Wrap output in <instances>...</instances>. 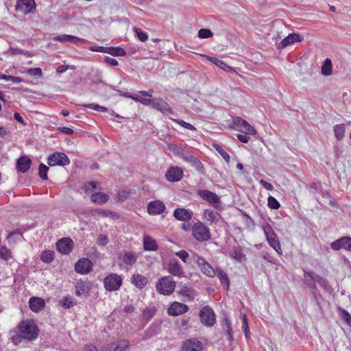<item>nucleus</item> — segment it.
<instances>
[{
    "label": "nucleus",
    "mask_w": 351,
    "mask_h": 351,
    "mask_svg": "<svg viewBox=\"0 0 351 351\" xmlns=\"http://www.w3.org/2000/svg\"><path fill=\"white\" fill-rule=\"evenodd\" d=\"M18 330L23 336V339L32 341L36 339L38 335V329L32 320L21 321L18 326Z\"/></svg>",
    "instance_id": "nucleus-1"
},
{
    "label": "nucleus",
    "mask_w": 351,
    "mask_h": 351,
    "mask_svg": "<svg viewBox=\"0 0 351 351\" xmlns=\"http://www.w3.org/2000/svg\"><path fill=\"white\" fill-rule=\"evenodd\" d=\"M262 230L264 232V234L266 237V240L269 245L279 254L282 255L283 251L281 247V245L280 241L278 239V237L277 234L271 226L265 223L262 225Z\"/></svg>",
    "instance_id": "nucleus-2"
},
{
    "label": "nucleus",
    "mask_w": 351,
    "mask_h": 351,
    "mask_svg": "<svg viewBox=\"0 0 351 351\" xmlns=\"http://www.w3.org/2000/svg\"><path fill=\"white\" fill-rule=\"evenodd\" d=\"M176 281L170 276L160 278L156 285V291L164 295H169L173 293L176 288Z\"/></svg>",
    "instance_id": "nucleus-3"
},
{
    "label": "nucleus",
    "mask_w": 351,
    "mask_h": 351,
    "mask_svg": "<svg viewBox=\"0 0 351 351\" xmlns=\"http://www.w3.org/2000/svg\"><path fill=\"white\" fill-rule=\"evenodd\" d=\"M191 232L194 238L198 241H206L211 237L209 228L201 221L193 224Z\"/></svg>",
    "instance_id": "nucleus-4"
},
{
    "label": "nucleus",
    "mask_w": 351,
    "mask_h": 351,
    "mask_svg": "<svg viewBox=\"0 0 351 351\" xmlns=\"http://www.w3.org/2000/svg\"><path fill=\"white\" fill-rule=\"evenodd\" d=\"M201 323L206 327H212L216 324V315L211 307L203 306L199 311Z\"/></svg>",
    "instance_id": "nucleus-5"
},
{
    "label": "nucleus",
    "mask_w": 351,
    "mask_h": 351,
    "mask_svg": "<svg viewBox=\"0 0 351 351\" xmlns=\"http://www.w3.org/2000/svg\"><path fill=\"white\" fill-rule=\"evenodd\" d=\"M123 278L117 274H110L104 280L105 289L109 291H114L119 289L122 285Z\"/></svg>",
    "instance_id": "nucleus-6"
},
{
    "label": "nucleus",
    "mask_w": 351,
    "mask_h": 351,
    "mask_svg": "<svg viewBox=\"0 0 351 351\" xmlns=\"http://www.w3.org/2000/svg\"><path fill=\"white\" fill-rule=\"evenodd\" d=\"M47 164L50 167L66 166L70 164L68 156L62 152H54L47 158Z\"/></svg>",
    "instance_id": "nucleus-7"
},
{
    "label": "nucleus",
    "mask_w": 351,
    "mask_h": 351,
    "mask_svg": "<svg viewBox=\"0 0 351 351\" xmlns=\"http://www.w3.org/2000/svg\"><path fill=\"white\" fill-rule=\"evenodd\" d=\"M235 130L247 134L254 135L256 133L255 128L248 122L241 117H235L233 120Z\"/></svg>",
    "instance_id": "nucleus-8"
},
{
    "label": "nucleus",
    "mask_w": 351,
    "mask_h": 351,
    "mask_svg": "<svg viewBox=\"0 0 351 351\" xmlns=\"http://www.w3.org/2000/svg\"><path fill=\"white\" fill-rule=\"evenodd\" d=\"M17 12L24 14L33 12L36 9V3L34 0H17L15 5Z\"/></svg>",
    "instance_id": "nucleus-9"
},
{
    "label": "nucleus",
    "mask_w": 351,
    "mask_h": 351,
    "mask_svg": "<svg viewBox=\"0 0 351 351\" xmlns=\"http://www.w3.org/2000/svg\"><path fill=\"white\" fill-rule=\"evenodd\" d=\"M166 210L165 203L159 199L151 201L147 206V210L150 215H158L162 214Z\"/></svg>",
    "instance_id": "nucleus-10"
},
{
    "label": "nucleus",
    "mask_w": 351,
    "mask_h": 351,
    "mask_svg": "<svg viewBox=\"0 0 351 351\" xmlns=\"http://www.w3.org/2000/svg\"><path fill=\"white\" fill-rule=\"evenodd\" d=\"M183 177V170L178 166H171L168 168L165 178L170 182H176L180 181Z\"/></svg>",
    "instance_id": "nucleus-11"
},
{
    "label": "nucleus",
    "mask_w": 351,
    "mask_h": 351,
    "mask_svg": "<svg viewBox=\"0 0 351 351\" xmlns=\"http://www.w3.org/2000/svg\"><path fill=\"white\" fill-rule=\"evenodd\" d=\"M197 195L204 200L206 201L210 204H213L214 206L217 208V206L216 204H219L220 203V197H219L216 193L208 191V190H198Z\"/></svg>",
    "instance_id": "nucleus-12"
},
{
    "label": "nucleus",
    "mask_w": 351,
    "mask_h": 351,
    "mask_svg": "<svg viewBox=\"0 0 351 351\" xmlns=\"http://www.w3.org/2000/svg\"><path fill=\"white\" fill-rule=\"evenodd\" d=\"M93 267V263L87 258H80L75 265V270L77 273L84 275L88 274Z\"/></svg>",
    "instance_id": "nucleus-13"
},
{
    "label": "nucleus",
    "mask_w": 351,
    "mask_h": 351,
    "mask_svg": "<svg viewBox=\"0 0 351 351\" xmlns=\"http://www.w3.org/2000/svg\"><path fill=\"white\" fill-rule=\"evenodd\" d=\"M73 245L71 239L62 238L56 243V249L62 254H69L73 250Z\"/></svg>",
    "instance_id": "nucleus-14"
},
{
    "label": "nucleus",
    "mask_w": 351,
    "mask_h": 351,
    "mask_svg": "<svg viewBox=\"0 0 351 351\" xmlns=\"http://www.w3.org/2000/svg\"><path fill=\"white\" fill-rule=\"evenodd\" d=\"M196 263L204 274L211 278L215 276L216 269H214L204 258L197 256Z\"/></svg>",
    "instance_id": "nucleus-15"
},
{
    "label": "nucleus",
    "mask_w": 351,
    "mask_h": 351,
    "mask_svg": "<svg viewBox=\"0 0 351 351\" xmlns=\"http://www.w3.org/2000/svg\"><path fill=\"white\" fill-rule=\"evenodd\" d=\"M189 306L183 303L174 302L168 308L167 313L171 316H178L186 313Z\"/></svg>",
    "instance_id": "nucleus-16"
},
{
    "label": "nucleus",
    "mask_w": 351,
    "mask_h": 351,
    "mask_svg": "<svg viewBox=\"0 0 351 351\" xmlns=\"http://www.w3.org/2000/svg\"><path fill=\"white\" fill-rule=\"evenodd\" d=\"M167 271L172 276L180 278L184 276V271L182 265L176 259H171L169 261Z\"/></svg>",
    "instance_id": "nucleus-17"
},
{
    "label": "nucleus",
    "mask_w": 351,
    "mask_h": 351,
    "mask_svg": "<svg viewBox=\"0 0 351 351\" xmlns=\"http://www.w3.org/2000/svg\"><path fill=\"white\" fill-rule=\"evenodd\" d=\"M302 40L303 36L302 35L296 33H291L276 45L277 48L278 49H282L295 43L301 42Z\"/></svg>",
    "instance_id": "nucleus-18"
},
{
    "label": "nucleus",
    "mask_w": 351,
    "mask_h": 351,
    "mask_svg": "<svg viewBox=\"0 0 351 351\" xmlns=\"http://www.w3.org/2000/svg\"><path fill=\"white\" fill-rule=\"evenodd\" d=\"M330 247L333 250L344 249L351 252V238L349 237H341L332 242Z\"/></svg>",
    "instance_id": "nucleus-19"
},
{
    "label": "nucleus",
    "mask_w": 351,
    "mask_h": 351,
    "mask_svg": "<svg viewBox=\"0 0 351 351\" xmlns=\"http://www.w3.org/2000/svg\"><path fill=\"white\" fill-rule=\"evenodd\" d=\"M202 348V343L197 339H189L184 341L182 345V351H200Z\"/></svg>",
    "instance_id": "nucleus-20"
},
{
    "label": "nucleus",
    "mask_w": 351,
    "mask_h": 351,
    "mask_svg": "<svg viewBox=\"0 0 351 351\" xmlns=\"http://www.w3.org/2000/svg\"><path fill=\"white\" fill-rule=\"evenodd\" d=\"M152 108L163 114L173 113L169 104L162 98H154Z\"/></svg>",
    "instance_id": "nucleus-21"
},
{
    "label": "nucleus",
    "mask_w": 351,
    "mask_h": 351,
    "mask_svg": "<svg viewBox=\"0 0 351 351\" xmlns=\"http://www.w3.org/2000/svg\"><path fill=\"white\" fill-rule=\"evenodd\" d=\"M193 212L184 208H178L173 211V217L178 221H189L191 219Z\"/></svg>",
    "instance_id": "nucleus-22"
},
{
    "label": "nucleus",
    "mask_w": 351,
    "mask_h": 351,
    "mask_svg": "<svg viewBox=\"0 0 351 351\" xmlns=\"http://www.w3.org/2000/svg\"><path fill=\"white\" fill-rule=\"evenodd\" d=\"M138 258V255L134 252H125L119 256V259L121 261V263L127 265L132 266L134 265Z\"/></svg>",
    "instance_id": "nucleus-23"
},
{
    "label": "nucleus",
    "mask_w": 351,
    "mask_h": 351,
    "mask_svg": "<svg viewBox=\"0 0 351 351\" xmlns=\"http://www.w3.org/2000/svg\"><path fill=\"white\" fill-rule=\"evenodd\" d=\"M29 306L33 312L38 313L45 307V302L40 298L32 297L29 300Z\"/></svg>",
    "instance_id": "nucleus-24"
},
{
    "label": "nucleus",
    "mask_w": 351,
    "mask_h": 351,
    "mask_svg": "<svg viewBox=\"0 0 351 351\" xmlns=\"http://www.w3.org/2000/svg\"><path fill=\"white\" fill-rule=\"evenodd\" d=\"M31 163L32 160L26 156L20 157L16 162L18 171L21 173L27 172L30 168Z\"/></svg>",
    "instance_id": "nucleus-25"
},
{
    "label": "nucleus",
    "mask_w": 351,
    "mask_h": 351,
    "mask_svg": "<svg viewBox=\"0 0 351 351\" xmlns=\"http://www.w3.org/2000/svg\"><path fill=\"white\" fill-rule=\"evenodd\" d=\"M54 40L59 42H70L72 43H77V42H85L86 40L75 36L69 34H60L53 38Z\"/></svg>",
    "instance_id": "nucleus-26"
},
{
    "label": "nucleus",
    "mask_w": 351,
    "mask_h": 351,
    "mask_svg": "<svg viewBox=\"0 0 351 351\" xmlns=\"http://www.w3.org/2000/svg\"><path fill=\"white\" fill-rule=\"evenodd\" d=\"M75 293L77 296H81L82 295H86L90 291V287L88 283L85 282L82 280H77L75 284Z\"/></svg>",
    "instance_id": "nucleus-27"
},
{
    "label": "nucleus",
    "mask_w": 351,
    "mask_h": 351,
    "mask_svg": "<svg viewBox=\"0 0 351 351\" xmlns=\"http://www.w3.org/2000/svg\"><path fill=\"white\" fill-rule=\"evenodd\" d=\"M143 249L145 251H156L158 249V245L154 239L146 235L143 237Z\"/></svg>",
    "instance_id": "nucleus-28"
},
{
    "label": "nucleus",
    "mask_w": 351,
    "mask_h": 351,
    "mask_svg": "<svg viewBox=\"0 0 351 351\" xmlns=\"http://www.w3.org/2000/svg\"><path fill=\"white\" fill-rule=\"evenodd\" d=\"M230 256L235 261L242 263L246 261V256L243 252L241 247H234L232 249Z\"/></svg>",
    "instance_id": "nucleus-29"
},
{
    "label": "nucleus",
    "mask_w": 351,
    "mask_h": 351,
    "mask_svg": "<svg viewBox=\"0 0 351 351\" xmlns=\"http://www.w3.org/2000/svg\"><path fill=\"white\" fill-rule=\"evenodd\" d=\"M202 56L205 57L207 60H208L211 62L214 63L215 65H217L219 67H220L221 69H222L223 71H229L232 69L230 66L227 64L222 60H220L216 57L209 56H206V55H202Z\"/></svg>",
    "instance_id": "nucleus-30"
},
{
    "label": "nucleus",
    "mask_w": 351,
    "mask_h": 351,
    "mask_svg": "<svg viewBox=\"0 0 351 351\" xmlns=\"http://www.w3.org/2000/svg\"><path fill=\"white\" fill-rule=\"evenodd\" d=\"M131 282L137 288L143 289L147 285V279L138 274L132 276Z\"/></svg>",
    "instance_id": "nucleus-31"
},
{
    "label": "nucleus",
    "mask_w": 351,
    "mask_h": 351,
    "mask_svg": "<svg viewBox=\"0 0 351 351\" xmlns=\"http://www.w3.org/2000/svg\"><path fill=\"white\" fill-rule=\"evenodd\" d=\"M109 196L104 193H95L90 196V199L93 202L97 204H103L108 202Z\"/></svg>",
    "instance_id": "nucleus-32"
},
{
    "label": "nucleus",
    "mask_w": 351,
    "mask_h": 351,
    "mask_svg": "<svg viewBox=\"0 0 351 351\" xmlns=\"http://www.w3.org/2000/svg\"><path fill=\"white\" fill-rule=\"evenodd\" d=\"M215 272V276L219 278L221 284L226 286L228 289L230 285V280L227 274L219 267L216 268Z\"/></svg>",
    "instance_id": "nucleus-33"
},
{
    "label": "nucleus",
    "mask_w": 351,
    "mask_h": 351,
    "mask_svg": "<svg viewBox=\"0 0 351 351\" xmlns=\"http://www.w3.org/2000/svg\"><path fill=\"white\" fill-rule=\"evenodd\" d=\"M335 136L337 141H341L346 133V125L343 123L335 125L333 128Z\"/></svg>",
    "instance_id": "nucleus-34"
},
{
    "label": "nucleus",
    "mask_w": 351,
    "mask_h": 351,
    "mask_svg": "<svg viewBox=\"0 0 351 351\" xmlns=\"http://www.w3.org/2000/svg\"><path fill=\"white\" fill-rule=\"evenodd\" d=\"M204 218L210 223L219 221L220 215L219 213L214 212L212 210L206 209L203 214Z\"/></svg>",
    "instance_id": "nucleus-35"
},
{
    "label": "nucleus",
    "mask_w": 351,
    "mask_h": 351,
    "mask_svg": "<svg viewBox=\"0 0 351 351\" xmlns=\"http://www.w3.org/2000/svg\"><path fill=\"white\" fill-rule=\"evenodd\" d=\"M318 274L312 271H304V284L308 286L311 283L317 282V277Z\"/></svg>",
    "instance_id": "nucleus-36"
},
{
    "label": "nucleus",
    "mask_w": 351,
    "mask_h": 351,
    "mask_svg": "<svg viewBox=\"0 0 351 351\" xmlns=\"http://www.w3.org/2000/svg\"><path fill=\"white\" fill-rule=\"evenodd\" d=\"M129 343L126 340H121L110 344V351H124L128 347Z\"/></svg>",
    "instance_id": "nucleus-37"
},
{
    "label": "nucleus",
    "mask_w": 351,
    "mask_h": 351,
    "mask_svg": "<svg viewBox=\"0 0 351 351\" xmlns=\"http://www.w3.org/2000/svg\"><path fill=\"white\" fill-rule=\"evenodd\" d=\"M332 64L329 58H326L321 69L322 74L324 76H330L332 74Z\"/></svg>",
    "instance_id": "nucleus-38"
},
{
    "label": "nucleus",
    "mask_w": 351,
    "mask_h": 351,
    "mask_svg": "<svg viewBox=\"0 0 351 351\" xmlns=\"http://www.w3.org/2000/svg\"><path fill=\"white\" fill-rule=\"evenodd\" d=\"M106 53L113 56H125V51L120 47H108Z\"/></svg>",
    "instance_id": "nucleus-39"
},
{
    "label": "nucleus",
    "mask_w": 351,
    "mask_h": 351,
    "mask_svg": "<svg viewBox=\"0 0 351 351\" xmlns=\"http://www.w3.org/2000/svg\"><path fill=\"white\" fill-rule=\"evenodd\" d=\"M179 294L182 296L188 298L189 300H193L195 298V291L193 289L186 286L181 287L178 291Z\"/></svg>",
    "instance_id": "nucleus-40"
},
{
    "label": "nucleus",
    "mask_w": 351,
    "mask_h": 351,
    "mask_svg": "<svg viewBox=\"0 0 351 351\" xmlns=\"http://www.w3.org/2000/svg\"><path fill=\"white\" fill-rule=\"evenodd\" d=\"M60 305L64 308L68 309L75 305V300L71 296L63 297L59 301Z\"/></svg>",
    "instance_id": "nucleus-41"
},
{
    "label": "nucleus",
    "mask_w": 351,
    "mask_h": 351,
    "mask_svg": "<svg viewBox=\"0 0 351 351\" xmlns=\"http://www.w3.org/2000/svg\"><path fill=\"white\" fill-rule=\"evenodd\" d=\"M40 260L46 263H50L54 260V252L45 250L40 255Z\"/></svg>",
    "instance_id": "nucleus-42"
},
{
    "label": "nucleus",
    "mask_w": 351,
    "mask_h": 351,
    "mask_svg": "<svg viewBox=\"0 0 351 351\" xmlns=\"http://www.w3.org/2000/svg\"><path fill=\"white\" fill-rule=\"evenodd\" d=\"M82 189L86 193H89L95 189L100 190L101 187L99 184L95 182H87L84 183Z\"/></svg>",
    "instance_id": "nucleus-43"
},
{
    "label": "nucleus",
    "mask_w": 351,
    "mask_h": 351,
    "mask_svg": "<svg viewBox=\"0 0 351 351\" xmlns=\"http://www.w3.org/2000/svg\"><path fill=\"white\" fill-rule=\"evenodd\" d=\"M213 146L215 149V150L221 155V156L224 159L226 162H230V155L223 149V147L221 145L217 143H214Z\"/></svg>",
    "instance_id": "nucleus-44"
},
{
    "label": "nucleus",
    "mask_w": 351,
    "mask_h": 351,
    "mask_svg": "<svg viewBox=\"0 0 351 351\" xmlns=\"http://www.w3.org/2000/svg\"><path fill=\"white\" fill-rule=\"evenodd\" d=\"M175 255L179 257L184 263L189 264L190 263V256L189 254L186 250H180L175 253Z\"/></svg>",
    "instance_id": "nucleus-45"
},
{
    "label": "nucleus",
    "mask_w": 351,
    "mask_h": 351,
    "mask_svg": "<svg viewBox=\"0 0 351 351\" xmlns=\"http://www.w3.org/2000/svg\"><path fill=\"white\" fill-rule=\"evenodd\" d=\"M179 157H180L182 159H183L184 161L189 162L193 160V158L195 157L193 154H191L189 152L184 149H182V150H180V152L178 155Z\"/></svg>",
    "instance_id": "nucleus-46"
},
{
    "label": "nucleus",
    "mask_w": 351,
    "mask_h": 351,
    "mask_svg": "<svg viewBox=\"0 0 351 351\" xmlns=\"http://www.w3.org/2000/svg\"><path fill=\"white\" fill-rule=\"evenodd\" d=\"M339 312L344 322L351 327V315L343 308H339Z\"/></svg>",
    "instance_id": "nucleus-47"
},
{
    "label": "nucleus",
    "mask_w": 351,
    "mask_h": 351,
    "mask_svg": "<svg viewBox=\"0 0 351 351\" xmlns=\"http://www.w3.org/2000/svg\"><path fill=\"white\" fill-rule=\"evenodd\" d=\"M190 163L199 172L202 173L204 172V167L202 163L196 157H194Z\"/></svg>",
    "instance_id": "nucleus-48"
},
{
    "label": "nucleus",
    "mask_w": 351,
    "mask_h": 351,
    "mask_svg": "<svg viewBox=\"0 0 351 351\" xmlns=\"http://www.w3.org/2000/svg\"><path fill=\"white\" fill-rule=\"evenodd\" d=\"M49 170V167L44 165L43 163H41L40 165H39V167H38V174H39V176L40 178L42 179V180H47V171Z\"/></svg>",
    "instance_id": "nucleus-49"
},
{
    "label": "nucleus",
    "mask_w": 351,
    "mask_h": 351,
    "mask_svg": "<svg viewBox=\"0 0 351 351\" xmlns=\"http://www.w3.org/2000/svg\"><path fill=\"white\" fill-rule=\"evenodd\" d=\"M267 206L271 209H278L280 206L278 201L273 196H269L267 199Z\"/></svg>",
    "instance_id": "nucleus-50"
},
{
    "label": "nucleus",
    "mask_w": 351,
    "mask_h": 351,
    "mask_svg": "<svg viewBox=\"0 0 351 351\" xmlns=\"http://www.w3.org/2000/svg\"><path fill=\"white\" fill-rule=\"evenodd\" d=\"M0 257L4 261H8L12 258L11 252L5 246L0 248Z\"/></svg>",
    "instance_id": "nucleus-51"
},
{
    "label": "nucleus",
    "mask_w": 351,
    "mask_h": 351,
    "mask_svg": "<svg viewBox=\"0 0 351 351\" xmlns=\"http://www.w3.org/2000/svg\"><path fill=\"white\" fill-rule=\"evenodd\" d=\"M134 31L136 36L138 37V40H141V42H145L147 40V38H148L147 34L146 32H143L141 29L134 27Z\"/></svg>",
    "instance_id": "nucleus-52"
},
{
    "label": "nucleus",
    "mask_w": 351,
    "mask_h": 351,
    "mask_svg": "<svg viewBox=\"0 0 351 351\" xmlns=\"http://www.w3.org/2000/svg\"><path fill=\"white\" fill-rule=\"evenodd\" d=\"M155 311L154 308H146L143 311V317L147 320H150L154 317Z\"/></svg>",
    "instance_id": "nucleus-53"
},
{
    "label": "nucleus",
    "mask_w": 351,
    "mask_h": 351,
    "mask_svg": "<svg viewBox=\"0 0 351 351\" xmlns=\"http://www.w3.org/2000/svg\"><path fill=\"white\" fill-rule=\"evenodd\" d=\"M130 193H131L129 191L121 190L117 194V199L119 201L124 202V201H125L128 198V197L130 196Z\"/></svg>",
    "instance_id": "nucleus-54"
},
{
    "label": "nucleus",
    "mask_w": 351,
    "mask_h": 351,
    "mask_svg": "<svg viewBox=\"0 0 351 351\" xmlns=\"http://www.w3.org/2000/svg\"><path fill=\"white\" fill-rule=\"evenodd\" d=\"M213 35V32L208 29H201L198 32V36L201 38H208Z\"/></svg>",
    "instance_id": "nucleus-55"
},
{
    "label": "nucleus",
    "mask_w": 351,
    "mask_h": 351,
    "mask_svg": "<svg viewBox=\"0 0 351 351\" xmlns=\"http://www.w3.org/2000/svg\"><path fill=\"white\" fill-rule=\"evenodd\" d=\"M173 121L178 123L180 125L182 126L183 128L188 129L191 131H195L196 128L191 125L189 123L185 122L183 120H179V119H173Z\"/></svg>",
    "instance_id": "nucleus-56"
},
{
    "label": "nucleus",
    "mask_w": 351,
    "mask_h": 351,
    "mask_svg": "<svg viewBox=\"0 0 351 351\" xmlns=\"http://www.w3.org/2000/svg\"><path fill=\"white\" fill-rule=\"evenodd\" d=\"M242 329L246 337H248L250 334V328L247 324V320L245 315H243L242 317Z\"/></svg>",
    "instance_id": "nucleus-57"
},
{
    "label": "nucleus",
    "mask_w": 351,
    "mask_h": 351,
    "mask_svg": "<svg viewBox=\"0 0 351 351\" xmlns=\"http://www.w3.org/2000/svg\"><path fill=\"white\" fill-rule=\"evenodd\" d=\"M319 286L323 287L325 290L328 289V281L324 278L323 277L320 276L319 275L317 277V282Z\"/></svg>",
    "instance_id": "nucleus-58"
},
{
    "label": "nucleus",
    "mask_w": 351,
    "mask_h": 351,
    "mask_svg": "<svg viewBox=\"0 0 351 351\" xmlns=\"http://www.w3.org/2000/svg\"><path fill=\"white\" fill-rule=\"evenodd\" d=\"M27 73L29 75H34V76H39L40 77L42 75V70L39 67L29 69L27 70Z\"/></svg>",
    "instance_id": "nucleus-59"
},
{
    "label": "nucleus",
    "mask_w": 351,
    "mask_h": 351,
    "mask_svg": "<svg viewBox=\"0 0 351 351\" xmlns=\"http://www.w3.org/2000/svg\"><path fill=\"white\" fill-rule=\"evenodd\" d=\"M11 339H12V342L14 345H19V343H21L22 339H23V336L21 335V332H19L18 334H16V335H13L11 337Z\"/></svg>",
    "instance_id": "nucleus-60"
},
{
    "label": "nucleus",
    "mask_w": 351,
    "mask_h": 351,
    "mask_svg": "<svg viewBox=\"0 0 351 351\" xmlns=\"http://www.w3.org/2000/svg\"><path fill=\"white\" fill-rule=\"evenodd\" d=\"M108 243V238L104 234H99L97 238V243L98 245L104 246Z\"/></svg>",
    "instance_id": "nucleus-61"
},
{
    "label": "nucleus",
    "mask_w": 351,
    "mask_h": 351,
    "mask_svg": "<svg viewBox=\"0 0 351 351\" xmlns=\"http://www.w3.org/2000/svg\"><path fill=\"white\" fill-rule=\"evenodd\" d=\"M108 47H102V46H92L89 48V50L95 52H101L106 53Z\"/></svg>",
    "instance_id": "nucleus-62"
},
{
    "label": "nucleus",
    "mask_w": 351,
    "mask_h": 351,
    "mask_svg": "<svg viewBox=\"0 0 351 351\" xmlns=\"http://www.w3.org/2000/svg\"><path fill=\"white\" fill-rule=\"evenodd\" d=\"M104 61L106 64L111 66H117L119 64L118 61L116 59H114L109 56H105Z\"/></svg>",
    "instance_id": "nucleus-63"
},
{
    "label": "nucleus",
    "mask_w": 351,
    "mask_h": 351,
    "mask_svg": "<svg viewBox=\"0 0 351 351\" xmlns=\"http://www.w3.org/2000/svg\"><path fill=\"white\" fill-rule=\"evenodd\" d=\"M180 327L183 330H187L189 328V320L188 319H182L180 322Z\"/></svg>",
    "instance_id": "nucleus-64"
}]
</instances>
